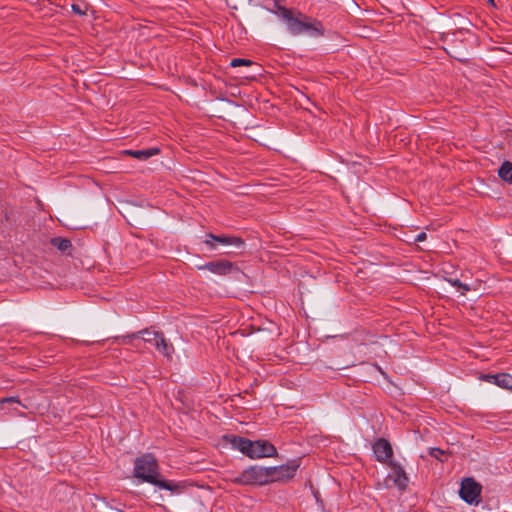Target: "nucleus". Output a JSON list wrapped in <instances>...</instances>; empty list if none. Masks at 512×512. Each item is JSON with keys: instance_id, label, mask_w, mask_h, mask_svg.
<instances>
[{"instance_id": "1", "label": "nucleus", "mask_w": 512, "mask_h": 512, "mask_svg": "<svg viewBox=\"0 0 512 512\" xmlns=\"http://www.w3.org/2000/svg\"><path fill=\"white\" fill-rule=\"evenodd\" d=\"M272 12L285 22L287 31L292 36L306 34L316 38L324 35L325 29L320 21L312 19L298 10L286 8L277 0H274Z\"/></svg>"}, {"instance_id": "2", "label": "nucleus", "mask_w": 512, "mask_h": 512, "mask_svg": "<svg viewBox=\"0 0 512 512\" xmlns=\"http://www.w3.org/2000/svg\"><path fill=\"white\" fill-rule=\"evenodd\" d=\"M232 448L239 450L251 459L273 457L277 455L275 446L267 440L251 441L247 438L228 434L223 437Z\"/></svg>"}, {"instance_id": "3", "label": "nucleus", "mask_w": 512, "mask_h": 512, "mask_svg": "<svg viewBox=\"0 0 512 512\" xmlns=\"http://www.w3.org/2000/svg\"><path fill=\"white\" fill-rule=\"evenodd\" d=\"M158 475V463L152 454L148 453L136 458L134 464V476L136 478L154 485Z\"/></svg>"}, {"instance_id": "4", "label": "nucleus", "mask_w": 512, "mask_h": 512, "mask_svg": "<svg viewBox=\"0 0 512 512\" xmlns=\"http://www.w3.org/2000/svg\"><path fill=\"white\" fill-rule=\"evenodd\" d=\"M237 485H266L268 484L267 469L263 466L252 465L231 479Z\"/></svg>"}, {"instance_id": "5", "label": "nucleus", "mask_w": 512, "mask_h": 512, "mask_svg": "<svg viewBox=\"0 0 512 512\" xmlns=\"http://www.w3.org/2000/svg\"><path fill=\"white\" fill-rule=\"evenodd\" d=\"M298 468L299 463L297 461L280 466L266 467L268 484L293 478Z\"/></svg>"}, {"instance_id": "6", "label": "nucleus", "mask_w": 512, "mask_h": 512, "mask_svg": "<svg viewBox=\"0 0 512 512\" xmlns=\"http://www.w3.org/2000/svg\"><path fill=\"white\" fill-rule=\"evenodd\" d=\"M482 486L473 478H465L462 480L459 495L462 500L472 505H477L480 501Z\"/></svg>"}, {"instance_id": "7", "label": "nucleus", "mask_w": 512, "mask_h": 512, "mask_svg": "<svg viewBox=\"0 0 512 512\" xmlns=\"http://www.w3.org/2000/svg\"><path fill=\"white\" fill-rule=\"evenodd\" d=\"M214 242H218L223 245H232L236 248L237 252L241 253L245 249V242L242 238L228 235H214L212 233L207 234V239L204 241L211 249L215 248Z\"/></svg>"}, {"instance_id": "8", "label": "nucleus", "mask_w": 512, "mask_h": 512, "mask_svg": "<svg viewBox=\"0 0 512 512\" xmlns=\"http://www.w3.org/2000/svg\"><path fill=\"white\" fill-rule=\"evenodd\" d=\"M376 460L382 463L392 461L393 449L388 440L379 438L373 445Z\"/></svg>"}, {"instance_id": "9", "label": "nucleus", "mask_w": 512, "mask_h": 512, "mask_svg": "<svg viewBox=\"0 0 512 512\" xmlns=\"http://www.w3.org/2000/svg\"><path fill=\"white\" fill-rule=\"evenodd\" d=\"M198 269L208 270L211 273L223 276L230 274L233 270H235V267L233 263L228 260H217L208 262L204 265H200L198 266Z\"/></svg>"}, {"instance_id": "10", "label": "nucleus", "mask_w": 512, "mask_h": 512, "mask_svg": "<svg viewBox=\"0 0 512 512\" xmlns=\"http://www.w3.org/2000/svg\"><path fill=\"white\" fill-rule=\"evenodd\" d=\"M161 335H162V332L152 331L149 329H143L136 333H132V334L123 336L120 339H121L122 343L128 344V343H130V341L132 339H138L139 337H141L144 342L151 343L155 346L156 343L158 342L157 341L158 338H160ZM116 339H119V338L117 337Z\"/></svg>"}, {"instance_id": "11", "label": "nucleus", "mask_w": 512, "mask_h": 512, "mask_svg": "<svg viewBox=\"0 0 512 512\" xmlns=\"http://www.w3.org/2000/svg\"><path fill=\"white\" fill-rule=\"evenodd\" d=\"M389 466L392 468L393 473L395 475V478H394L395 485L399 489L405 490L408 485V482H409L406 472L404 471L402 466L396 462L390 461Z\"/></svg>"}, {"instance_id": "12", "label": "nucleus", "mask_w": 512, "mask_h": 512, "mask_svg": "<svg viewBox=\"0 0 512 512\" xmlns=\"http://www.w3.org/2000/svg\"><path fill=\"white\" fill-rule=\"evenodd\" d=\"M159 148H149L143 150H125L123 153L132 156L138 160H147L148 158L158 154Z\"/></svg>"}, {"instance_id": "13", "label": "nucleus", "mask_w": 512, "mask_h": 512, "mask_svg": "<svg viewBox=\"0 0 512 512\" xmlns=\"http://www.w3.org/2000/svg\"><path fill=\"white\" fill-rule=\"evenodd\" d=\"M158 342L155 345V348L162 353L165 357L171 358L172 354L174 353V346L173 344L168 341L164 334L162 333L161 337L158 338Z\"/></svg>"}, {"instance_id": "14", "label": "nucleus", "mask_w": 512, "mask_h": 512, "mask_svg": "<svg viewBox=\"0 0 512 512\" xmlns=\"http://www.w3.org/2000/svg\"><path fill=\"white\" fill-rule=\"evenodd\" d=\"M498 176L503 181L512 184V162L504 161L498 170Z\"/></svg>"}, {"instance_id": "15", "label": "nucleus", "mask_w": 512, "mask_h": 512, "mask_svg": "<svg viewBox=\"0 0 512 512\" xmlns=\"http://www.w3.org/2000/svg\"><path fill=\"white\" fill-rule=\"evenodd\" d=\"M51 244L56 247L58 250L64 253L70 254V250L72 249V243L69 239L55 237L51 239Z\"/></svg>"}, {"instance_id": "16", "label": "nucleus", "mask_w": 512, "mask_h": 512, "mask_svg": "<svg viewBox=\"0 0 512 512\" xmlns=\"http://www.w3.org/2000/svg\"><path fill=\"white\" fill-rule=\"evenodd\" d=\"M155 486H158L161 489L169 490L171 492H177L179 493L182 486L178 483H174L172 481L167 480H156V483H154Z\"/></svg>"}, {"instance_id": "17", "label": "nucleus", "mask_w": 512, "mask_h": 512, "mask_svg": "<svg viewBox=\"0 0 512 512\" xmlns=\"http://www.w3.org/2000/svg\"><path fill=\"white\" fill-rule=\"evenodd\" d=\"M17 404L23 408H27L25 404H23L18 397L11 396L0 399V408L3 409L5 405H14Z\"/></svg>"}, {"instance_id": "18", "label": "nucleus", "mask_w": 512, "mask_h": 512, "mask_svg": "<svg viewBox=\"0 0 512 512\" xmlns=\"http://www.w3.org/2000/svg\"><path fill=\"white\" fill-rule=\"evenodd\" d=\"M497 386L512 390V376L507 373H500V379Z\"/></svg>"}, {"instance_id": "19", "label": "nucleus", "mask_w": 512, "mask_h": 512, "mask_svg": "<svg viewBox=\"0 0 512 512\" xmlns=\"http://www.w3.org/2000/svg\"><path fill=\"white\" fill-rule=\"evenodd\" d=\"M446 281L449 282L452 286L456 287L459 290H462V294L471 290V287L468 284L462 283L457 278H446Z\"/></svg>"}, {"instance_id": "20", "label": "nucleus", "mask_w": 512, "mask_h": 512, "mask_svg": "<svg viewBox=\"0 0 512 512\" xmlns=\"http://www.w3.org/2000/svg\"><path fill=\"white\" fill-rule=\"evenodd\" d=\"M253 62L249 59L244 58H234L230 62L231 67H239V66H251Z\"/></svg>"}, {"instance_id": "21", "label": "nucleus", "mask_w": 512, "mask_h": 512, "mask_svg": "<svg viewBox=\"0 0 512 512\" xmlns=\"http://www.w3.org/2000/svg\"><path fill=\"white\" fill-rule=\"evenodd\" d=\"M428 453L431 457L438 459L440 461H443L441 457L446 454L444 450L436 447L430 448Z\"/></svg>"}, {"instance_id": "22", "label": "nucleus", "mask_w": 512, "mask_h": 512, "mask_svg": "<svg viewBox=\"0 0 512 512\" xmlns=\"http://www.w3.org/2000/svg\"><path fill=\"white\" fill-rule=\"evenodd\" d=\"M484 379L487 380L490 383L498 385V382H499V379H500V373L484 375Z\"/></svg>"}, {"instance_id": "23", "label": "nucleus", "mask_w": 512, "mask_h": 512, "mask_svg": "<svg viewBox=\"0 0 512 512\" xmlns=\"http://www.w3.org/2000/svg\"><path fill=\"white\" fill-rule=\"evenodd\" d=\"M72 11L73 13L77 14V15H85L86 14V11L85 9H83L80 5L78 4H73L72 5Z\"/></svg>"}, {"instance_id": "24", "label": "nucleus", "mask_w": 512, "mask_h": 512, "mask_svg": "<svg viewBox=\"0 0 512 512\" xmlns=\"http://www.w3.org/2000/svg\"><path fill=\"white\" fill-rule=\"evenodd\" d=\"M427 238V235L425 232H421L420 234H418L415 238V242H422L424 240H426Z\"/></svg>"}, {"instance_id": "25", "label": "nucleus", "mask_w": 512, "mask_h": 512, "mask_svg": "<svg viewBox=\"0 0 512 512\" xmlns=\"http://www.w3.org/2000/svg\"><path fill=\"white\" fill-rule=\"evenodd\" d=\"M488 1H489V3H491L492 5H495V4H494V0H488Z\"/></svg>"}, {"instance_id": "26", "label": "nucleus", "mask_w": 512, "mask_h": 512, "mask_svg": "<svg viewBox=\"0 0 512 512\" xmlns=\"http://www.w3.org/2000/svg\"><path fill=\"white\" fill-rule=\"evenodd\" d=\"M115 512H124V511L119 510V509H115Z\"/></svg>"}]
</instances>
